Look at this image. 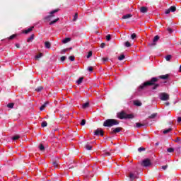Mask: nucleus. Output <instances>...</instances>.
<instances>
[{
  "mask_svg": "<svg viewBox=\"0 0 181 181\" xmlns=\"http://www.w3.org/2000/svg\"><path fill=\"white\" fill-rule=\"evenodd\" d=\"M105 155H106V156H110V152H105Z\"/></svg>",
  "mask_w": 181,
  "mask_h": 181,
  "instance_id": "58",
  "label": "nucleus"
},
{
  "mask_svg": "<svg viewBox=\"0 0 181 181\" xmlns=\"http://www.w3.org/2000/svg\"><path fill=\"white\" fill-rule=\"evenodd\" d=\"M13 105H15L14 103H8L7 105L8 108H13Z\"/></svg>",
  "mask_w": 181,
  "mask_h": 181,
  "instance_id": "38",
  "label": "nucleus"
},
{
  "mask_svg": "<svg viewBox=\"0 0 181 181\" xmlns=\"http://www.w3.org/2000/svg\"><path fill=\"white\" fill-rule=\"evenodd\" d=\"M160 37L159 35H156L154 37V38L153 39V42L151 43L148 44V46L150 47H153V46H156V42H158V40H159Z\"/></svg>",
  "mask_w": 181,
  "mask_h": 181,
  "instance_id": "7",
  "label": "nucleus"
},
{
  "mask_svg": "<svg viewBox=\"0 0 181 181\" xmlns=\"http://www.w3.org/2000/svg\"><path fill=\"white\" fill-rule=\"evenodd\" d=\"M167 152H169L170 153H173V152H175V148H168L167 149Z\"/></svg>",
  "mask_w": 181,
  "mask_h": 181,
  "instance_id": "29",
  "label": "nucleus"
},
{
  "mask_svg": "<svg viewBox=\"0 0 181 181\" xmlns=\"http://www.w3.org/2000/svg\"><path fill=\"white\" fill-rule=\"evenodd\" d=\"M170 8H168V9H167V10H165V15H168V13H170Z\"/></svg>",
  "mask_w": 181,
  "mask_h": 181,
  "instance_id": "46",
  "label": "nucleus"
},
{
  "mask_svg": "<svg viewBox=\"0 0 181 181\" xmlns=\"http://www.w3.org/2000/svg\"><path fill=\"white\" fill-rule=\"evenodd\" d=\"M169 98V94L166 93H161L160 95V100H161V101H168Z\"/></svg>",
  "mask_w": 181,
  "mask_h": 181,
  "instance_id": "6",
  "label": "nucleus"
},
{
  "mask_svg": "<svg viewBox=\"0 0 181 181\" xmlns=\"http://www.w3.org/2000/svg\"><path fill=\"white\" fill-rule=\"evenodd\" d=\"M158 116V113H153L151 115L148 116L150 119H154Z\"/></svg>",
  "mask_w": 181,
  "mask_h": 181,
  "instance_id": "19",
  "label": "nucleus"
},
{
  "mask_svg": "<svg viewBox=\"0 0 181 181\" xmlns=\"http://www.w3.org/2000/svg\"><path fill=\"white\" fill-rule=\"evenodd\" d=\"M42 56H43V54L40 53L39 54L35 56V59L36 60H37V59H40V57H42Z\"/></svg>",
  "mask_w": 181,
  "mask_h": 181,
  "instance_id": "37",
  "label": "nucleus"
},
{
  "mask_svg": "<svg viewBox=\"0 0 181 181\" xmlns=\"http://www.w3.org/2000/svg\"><path fill=\"white\" fill-rule=\"evenodd\" d=\"M69 60H71V62H74V60H75L74 56H70L69 57Z\"/></svg>",
  "mask_w": 181,
  "mask_h": 181,
  "instance_id": "45",
  "label": "nucleus"
},
{
  "mask_svg": "<svg viewBox=\"0 0 181 181\" xmlns=\"http://www.w3.org/2000/svg\"><path fill=\"white\" fill-rule=\"evenodd\" d=\"M173 129L172 128H169L168 129H165L163 132V134H164V135H166V134H169V132H170V131H173Z\"/></svg>",
  "mask_w": 181,
  "mask_h": 181,
  "instance_id": "21",
  "label": "nucleus"
},
{
  "mask_svg": "<svg viewBox=\"0 0 181 181\" xmlns=\"http://www.w3.org/2000/svg\"><path fill=\"white\" fill-rule=\"evenodd\" d=\"M177 152H181L180 147H178V148H177Z\"/></svg>",
  "mask_w": 181,
  "mask_h": 181,
  "instance_id": "59",
  "label": "nucleus"
},
{
  "mask_svg": "<svg viewBox=\"0 0 181 181\" xmlns=\"http://www.w3.org/2000/svg\"><path fill=\"white\" fill-rule=\"evenodd\" d=\"M125 59V55L122 54L121 56H119L118 57V60L121 61V60H124Z\"/></svg>",
  "mask_w": 181,
  "mask_h": 181,
  "instance_id": "34",
  "label": "nucleus"
},
{
  "mask_svg": "<svg viewBox=\"0 0 181 181\" xmlns=\"http://www.w3.org/2000/svg\"><path fill=\"white\" fill-rule=\"evenodd\" d=\"M106 39H107V40L109 42V40H111V35H107V36H106Z\"/></svg>",
  "mask_w": 181,
  "mask_h": 181,
  "instance_id": "48",
  "label": "nucleus"
},
{
  "mask_svg": "<svg viewBox=\"0 0 181 181\" xmlns=\"http://www.w3.org/2000/svg\"><path fill=\"white\" fill-rule=\"evenodd\" d=\"M129 18H132V14H126L123 16L122 19H129Z\"/></svg>",
  "mask_w": 181,
  "mask_h": 181,
  "instance_id": "16",
  "label": "nucleus"
},
{
  "mask_svg": "<svg viewBox=\"0 0 181 181\" xmlns=\"http://www.w3.org/2000/svg\"><path fill=\"white\" fill-rule=\"evenodd\" d=\"M144 151H145V148H144V147H140V148H138L139 152H142Z\"/></svg>",
  "mask_w": 181,
  "mask_h": 181,
  "instance_id": "44",
  "label": "nucleus"
},
{
  "mask_svg": "<svg viewBox=\"0 0 181 181\" xmlns=\"http://www.w3.org/2000/svg\"><path fill=\"white\" fill-rule=\"evenodd\" d=\"M159 145V142L156 143V146H158Z\"/></svg>",
  "mask_w": 181,
  "mask_h": 181,
  "instance_id": "61",
  "label": "nucleus"
},
{
  "mask_svg": "<svg viewBox=\"0 0 181 181\" xmlns=\"http://www.w3.org/2000/svg\"><path fill=\"white\" fill-rule=\"evenodd\" d=\"M33 39H35V35L34 34L31 35L30 37H29L27 39V42L29 43L30 42H32V40H33Z\"/></svg>",
  "mask_w": 181,
  "mask_h": 181,
  "instance_id": "17",
  "label": "nucleus"
},
{
  "mask_svg": "<svg viewBox=\"0 0 181 181\" xmlns=\"http://www.w3.org/2000/svg\"><path fill=\"white\" fill-rule=\"evenodd\" d=\"M88 71H93V66H88Z\"/></svg>",
  "mask_w": 181,
  "mask_h": 181,
  "instance_id": "54",
  "label": "nucleus"
},
{
  "mask_svg": "<svg viewBox=\"0 0 181 181\" xmlns=\"http://www.w3.org/2000/svg\"><path fill=\"white\" fill-rule=\"evenodd\" d=\"M85 148L87 149V151H91V149H93V146L90 145L85 146Z\"/></svg>",
  "mask_w": 181,
  "mask_h": 181,
  "instance_id": "31",
  "label": "nucleus"
},
{
  "mask_svg": "<svg viewBox=\"0 0 181 181\" xmlns=\"http://www.w3.org/2000/svg\"><path fill=\"white\" fill-rule=\"evenodd\" d=\"M180 138L179 137H177L176 139H175V142H180Z\"/></svg>",
  "mask_w": 181,
  "mask_h": 181,
  "instance_id": "55",
  "label": "nucleus"
},
{
  "mask_svg": "<svg viewBox=\"0 0 181 181\" xmlns=\"http://www.w3.org/2000/svg\"><path fill=\"white\" fill-rule=\"evenodd\" d=\"M162 169H163V170H166L168 169V165H163Z\"/></svg>",
  "mask_w": 181,
  "mask_h": 181,
  "instance_id": "52",
  "label": "nucleus"
},
{
  "mask_svg": "<svg viewBox=\"0 0 181 181\" xmlns=\"http://www.w3.org/2000/svg\"><path fill=\"white\" fill-rule=\"evenodd\" d=\"M180 73H181V65H180Z\"/></svg>",
  "mask_w": 181,
  "mask_h": 181,
  "instance_id": "62",
  "label": "nucleus"
},
{
  "mask_svg": "<svg viewBox=\"0 0 181 181\" xmlns=\"http://www.w3.org/2000/svg\"><path fill=\"white\" fill-rule=\"evenodd\" d=\"M83 80H84L83 77H80L77 81V84L80 85L81 83H83Z\"/></svg>",
  "mask_w": 181,
  "mask_h": 181,
  "instance_id": "24",
  "label": "nucleus"
},
{
  "mask_svg": "<svg viewBox=\"0 0 181 181\" xmlns=\"http://www.w3.org/2000/svg\"><path fill=\"white\" fill-rule=\"evenodd\" d=\"M124 45L126 47H131V44L127 41L125 43H124Z\"/></svg>",
  "mask_w": 181,
  "mask_h": 181,
  "instance_id": "40",
  "label": "nucleus"
},
{
  "mask_svg": "<svg viewBox=\"0 0 181 181\" xmlns=\"http://www.w3.org/2000/svg\"><path fill=\"white\" fill-rule=\"evenodd\" d=\"M52 165H53L54 168H57L59 166V163H57L56 161H54L52 163Z\"/></svg>",
  "mask_w": 181,
  "mask_h": 181,
  "instance_id": "42",
  "label": "nucleus"
},
{
  "mask_svg": "<svg viewBox=\"0 0 181 181\" xmlns=\"http://www.w3.org/2000/svg\"><path fill=\"white\" fill-rule=\"evenodd\" d=\"M122 131V127H116V128H112V131L110 132V134L112 135H114V134H118V132H121Z\"/></svg>",
  "mask_w": 181,
  "mask_h": 181,
  "instance_id": "8",
  "label": "nucleus"
},
{
  "mask_svg": "<svg viewBox=\"0 0 181 181\" xmlns=\"http://www.w3.org/2000/svg\"><path fill=\"white\" fill-rule=\"evenodd\" d=\"M136 128H141V127H144V124L136 123Z\"/></svg>",
  "mask_w": 181,
  "mask_h": 181,
  "instance_id": "39",
  "label": "nucleus"
},
{
  "mask_svg": "<svg viewBox=\"0 0 181 181\" xmlns=\"http://www.w3.org/2000/svg\"><path fill=\"white\" fill-rule=\"evenodd\" d=\"M33 29H35V27L32 26L30 28H28L27 30H24L23 33H25V35H28V33H30V32H32Z\"/></svg>",
  "mask_w": 181,
  "mask_h": 181,
  "instance_id": "10",
  "label": "nucleus"
},
{
  "mask_svg": "<svg viewBox=\"0 0 181 181\" xmlns=\"http://www.w3.org/2000/svg\"><path fill=\"white\" fill-rule=\"evenodd\" d=\"M169 9L171 12H176V7L175 6H172Z\"/></svg>",
  "mask_w": 181,
  "mask_h": 181,
  "instance_id": "26",
  "label": "nucleus"
},
{
  "mask_svg": "<svg viewBox=\"0 0 181 181\" xmlns=\"http://www.w3.org/2000/svg\"><path fill=\"white\" fill-rule=\"evenodd\" d=\"M119 124V121L115 119H107L103 122V127H107L109 128H111V127L118 125Z\"/></svg>",
  "mask_w": 181,
  "mask_h": 181,
  "instance_id": "2",
  "label": "nucleus"
},
{
  "mask_svg": "<svg viewBox=\"0 0 181 181\" xmlns=\"http://www.w3.org/2000/svg\"><path fill=\"white\" fill-rule=\"evenodd\" d=\"M159 79L157 77L151 78V79L148 81L144 82L143 84L140 85L138 88V91L141 93L142 90H144L146 87H148L149 86H154L153 87V90H156L158 87H159V83L155 84V83H158Z\"/></svg>",
  "mask_w": 181,
  "mask_h": 181,
  "instance_id": "1",
  "label": "nucleus"
},
{
  "mask_svg": "<svg viewBox=\"0 0 181 181\" xmlns=\"http://www.w3.org/2000/svg\"><path fill=\"white\" fill-rule=\"evenodd\" d=\"M152 165V162L149 158H146L142 160L141 165L144 168H148Z\"/></svg>",
  "mask_w": 181,
  "mask_h": 181,
  "instance_id": "5",
  "label": "nucleus"
},
{
  "mask_svg": "<svg viewBox=\"0 0 181 181\" xmlns=\"http://www.w3.org/2000/svg\"><path fill=\"white\" fill-rule=\"evenodd\" d=\"M19 138H21V136H19L18 135L14 136L12 137L13 141H18V139H19Z\"/></svg>",
  "mask_w": 181,
  "mask_h": 181,
  "instance_id": "33",
  "label": "nucleus"
},
{
  "mask_svg": "<svg viewBox=\"0 0 181 181\" xmlns=\"http://www.w3.org/2000/svg\"><path fill=\"white\" fill-rule=\"evenodd\" d=\"M59 21H60V18H57L54 19V21H52L49 23V25H54V23H57V22H59Z\"/></svg>",
  "mask_w": 181,
  "mask_h": 181,
  "instance_id": "15",
  "label": "nucleus"
},
{
  "mask_svg": "<svg viewBox=\"0 0 181 181\" xmlns=\"http://www.w3.org/2000/svg\"><path fill=\"white\" fill-rule=\"evenodd\" d=\"M81 127H84L86 125V119H82L81 122Z\"/></svg>",
  "mask_w": 181,
  "mask_h": 181,
  "instance_id": "41",
  "label": "nucleus"
},
{
  "mask_svg": "<svg viewBox=\"0 0 181 181\" xmlns=\"http://www.w3.org/2000/svg\"><path fill=\"white\" fill-rule=\"evenodd\" d=\"M91 56H93V52H92V51H90V52L88 53L87 59H90V57H91Z\"/></svg>",
  "mask_w": 181,
  "mask_h": 181,
  "instance_id": "36",
  "label": "nucleus"
},
{
  "mask_svg": "<svg viewBox=\"0 0 181 181\" xmlns=\"http://www.w3.org/2000/svg\"><path fill=\"white\" fill-rule=\"evenodd\" d=\"M165 104V105L168 106V105H170V103L169 102H166Z\"/></svg>",
  "mask_w": 181,
  "mask_h": 181,
  "instance_id": "60",
  "label": "nucleus"
},
{
  "mask_svg": "<svg viewBox=\"0 0 181 181\" xmlns=\"http://www.w3.org/2000/svg\"><path fill=\"white\" fill-rule=\"evenodd\" d=\"M78 18V13H76L74 16V19L73 21L76 22V21H77V18Z\"/></svg>",
  "mask_w": 181,
  "mask_h": 181,
  "instance_id": "32",
  "label": "nucleus"
},
{
  "mask_svg": "<svg viewBox=\"0 0 181 181\" xmlns=\"http://www.w3.org/2000/svg\"><path fill=\"white\" fill-rule=\"evenodd\" d=\"M95 135H96L97 136H98L99 135H100V136H104V131L101 129H97L95 131Z\"/></svg>",
  "mask_w": 181,
  "mask_h": 181,
  "instance_id": "9",
  "label": "nucleus"
},
{
  "mask_svg": "<svg viewBox=\"0 0 181 181\" xmlns=\"http://www.w3.org/2000/svg\"><path fill=\"white\" fill-rule=\"evenodd\" d=\"M89 107H90V103H88V102L84 103L82 105V108H83V110H86V108H88Z\"/></svg>",
  "mask_w": 181,
  "mask_h": 181,
  "instance_id": "18",
  "label": "nucleus"
},
{
  "mask_svg": "<svg viewBox=\"0 0 181 181\" xmlns=\"http://www.w3.org/2000/svg\"><path fill=\"white\" fill-rule=\"evenodd\" d=\"M102 60L104 63V64H105V62H108L109 59L108 57H105V58H102Z\"/></svg>",
  "mask_w": 181,
  "mask_h": 181,
  "instance_id": "43",
  "label": "nucleus"
},
{
  "mask_svg": "<svg viewBox=\"0 0 181 181\" xmlns=\"http://www.w3.org/2000/svg\"><path fill=\"white\" fill-rule=\"evenodd\" d=\"M172 59V55H170V54H168V55H167L166 57H165V60L167 61V62H170V59Z\"/></svg>",
  "mask_w": 181,
  "mask_h": 181,
  "instance_id": "27",
  "label": "nucleus"
},
{
  "mask_svg": "<svg viewBox=\"0 0 181 181\" xmlns=\"http://www.w3.org/2000/svg\"><path fill=\"white\" fill-rule=\"evenodd\" d=\"M16 36H17L16 34H13V35H11L10 37H8V40H13V39H15Z\"/></svg>",
  "mask_w": 181,
  "mask_h": 181,
  "instance_id": "25",
  "label": "nucleus"
},
{
  "mask_svg": "<svg viewBox=\"0 0 181 181\" xmlns=\"http://www.w3.org/2000/svg\"><path fill=\"white\" fill-rule=\"evenodd\" d=\"M66 56H62L61 58H60V61L61 62H64V60H66Z\"/></svg>",
  "mask_w": 181,
  "mask_h": 181,
  "instance_id": "47",
  "label": "nucleus"
},
{
  "mask_svg": "<svg viewBox=\"0 0 181 181\" xmlns=\"http://www.w3.org/2000/svg\"><path fill=\"white\" fill-rule=\"evenodd\" d=\"M177 121L178 124H180L181 123V117H178Z\"/></svg>",
  "mask_w": 181,
  "mask_h": 181,
  "instance_id": "53",
  "label": "nucleus"
},
{
  "mask_svg": "<svg viewBox=\"0 0 181 181\" xmlns=\"http://www.w3.org/2000/svg\"><path fill=\"white\" fill-rule=\"evenodd\" d=\"M140 12H141V13H146V12H148V7H145V6L141 7Z\"/></svg>",
  "mask_w": 181,
  "mask_h": 181,
  "instance_id": "11",
  "label": "nucleus"
},
{
  "mask_svg": "<svg viewBox=\"0 0 181 181\" xmlns=\"http://www.w3.org/2000/svg\"><path fill=\"white\" fill-rule=\"evenodd\" d=\"M134 104L136 107H141L142 105V103L139 102V100H134Z\"/></svg>",
  "mask_w": 181,
  "mask_h": 181,
  "instance_id": "14",
  "label": "nucleus"
},
{
  "mask_svg": "<svg viewBox=\"0 0 181 181\" xmlns=\"http://www.w3.org/2000/svg\"><path fill=\"white\" fill-rule=\"evenodd\" d=\"M47 104H49V102L47 101L45 103V104H43L40 107V111H43V110H45V108H46Z\"/></svg>",
  "mask_w": 181,
  "mask_h": 181,
  "instance_id": "13",
  "label": "nucleus"
},
{
  "mask_svg": "<svg viewBox=\"0 0 181 181\" xmlns=\"http://www.w3.org/2000/svg\"><path fill=\"white\" fill-rule=\"evenodd\" d=\"M167 30H168V32L169 33H172L173 32V30H172V28H167Z\"/></svg>",
  "mask_w": 181,
  "mask_h": 181,
  "instance_id": "49",
  "label": "nucleus"
},
{
  "mask_svg": "<svg viewBox=\"0 0 181 181\" xmlns=\"http://www.w3.org/2000/svg\"><path fill=\"white\" fill-rule=\"evenodd\" d=\"M70 40H71V39L70 37H66L62 40V43H64V44L69 43V42H70Z\"/></svg>",
  "mask_w": 181,
  "mask_h": 181,
  "instance_id": "20",
  "label": "nucleus"
},
{
  "mask_svg": "<svg viewBox=\"0 0 181 181\" xmlns=\"http://www.w3.org/2000/svg\"><path fill=\"white\" fill-rule=\"evenodd\" d=\"M158 78H161L162 80H168V78H169V74L161 75L159 76Z\"/></svg>",
  "mask_w": 181,
  "mask_h": 181,
  "instance_id": "12",
  "label": "nucleus"
},
{
  "mask_svg": "<svg viewBox=\"0 0 181 181\" xmlns=\"http://www.w3.org/2000/svg\"><path fill=\"white\" fill-rule=\"evenodd\" d=\"M101 49H104L105 47V43L103 42L100 44Z\"/></svg>",
  "mask_w": 181,
  "mask_h": 181,
  "instance_id": "51",
  "label": "nucleus"
},
{
  "mask_svg": "<svg viewBox=\"0 0 181 181\" xmlns=\"http://www.w3.org/2000/svg\"><path fill=\"white\" fill-rule=\"evenodd\" d=\"M16 47H17V49H20L21 48V45L16 44Z\"/></svg>",
  "mask_w": 181,
  "mask_h": 181,
  "instance_id": "56",
  "label": "nucleus"
},
{
  "mask_svg": "<svg viewBox=\"0 0 181 181\" xmlns=\"http://www.w3.org/2000/svg\"><path fill=\"white\" fill-rule=\"evenodd\" d=\"M41 127L42 128H45L46 127H47V122H46V121L42 122V124H41Z\"/></svg>",
  "mask_w": 181,
  "mask_h": 181,
  "instance_id": "28",
  "label": "nucleus"
},
{
  "mask_svg": "<svg viewBox=\"0 0 181 181\" xmlns=\"http://www.w3.org/2000/svg\"><path fill=\"white\" fill-rule=\"evenodd\" d=\"M117 118L119 119H132L134 118V115L127 114L124 111H121L117 114Z\"/></svg>",
  "mask_w": 181,
  "mask_h": 181,
  "instance_id": "3",
  "label": "nucleus"
},
{
  "mask_svg": "<svg viewBox=\"0 0 181 181\" xmlns=\"http://www.w3.org/2000/svg\"><path fill=\"white\" fill-rule=\"evenodd\" d=\"M67 50H69V48L62 49V52H63V53H66V52H67Z\"/></svg>",
  "mask_w": 181,
  "mask_h": 181,
  "instance_id": "57",
  "label": "nucleus"
},
{
  "mask_svg": "<svg viewBox=\"0 0 181 181\" xmlns=\"http://www.w3.org/2000/svg\"><path fill=\"white\" fill-rule=\"evenodd\" d=\"M45 45L46 49H50V47L52 46V45L47 41L45 42Z\"/></svg>",
  "mask_w": 181,
  "mask_h": 181,
  "instance_id": "23",
  "label": "nucleus"
},
{
  "mask_svg": "<svg viewBox=\"0 0 181 181\" xmlns=\"http://www.w3.org/2000/svg\"><path fill=\"white\" fill-rule=\"evenodd\" d=\"M131 37L132 40L135 39V37H136V34L135 33L132 34Z\"/></svg>",
  "mask_w": 181,
  "mask_h": 181,
  "instance_id": "50",
  "label": "nucleus"
},
{
  "mask_svg": "<svg viewBox=\"0 0 181 181\" xmlns=\"http://www.w3.org/2000/svg\"><path fill=\"white\" fill-rule=\"evenodd\" d=\"M60 11L59 8H57L55 10L52 11L49 13V15L45 18L46 21H52V18H54V13H57V12H59Z\"/></svg>",
  "mask_w": 181,
  "mask_h": 181,
  "instance_id": "4",
  "label": "nucleus"
},
{
  "mask_svg": "<svg viewBox=\"0 0 181 181\" xmlns=\"http://www.w3.org/2000/svg\"><path fill=\"white\" fill-rule=\"evenodd\" d=\"M40 151H45V146H43L42 144L39 146Z\"/></svg>",
  "mask_w": 181,
  "mask_h": 181,
  "instance_id": "35",
  "label": "nucleus"
},
{
  "mask_svg": "<svg viewBox=\"0 0 181 181\" xmlns=\"http://www.w3.org/2000/svg\"><path fill=\"white\" fill-rule=\"evenodd\" d=\"M129 177L131 180V181L135 180V175L134 174H132V173L129 174Z\"/></svg>",
  "mask_w": 181,
  "mask_h": 181,
  "instance_id": "22",
  "label": "nucleus"
},
{
  "mask_svg": "<svg viewBox=\"0 0 181 181\" xmlns=\"http://www.w3.org/2000/svg\"><path fill=\"white\" fill-rule=\"evenodd\" d=\"M43 89V86H38L36 89L35 91H37V93H40L42 90Z\"/></svg>",
  "mask_w": 181,
  "mask_h": 181,
  "instance_id": "30",
  "label": "nucleus"
}]
</instances>
